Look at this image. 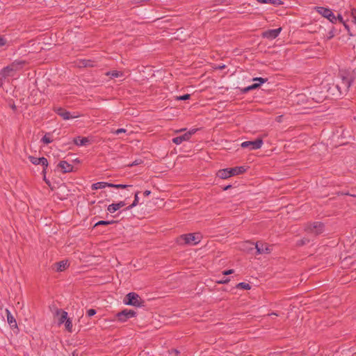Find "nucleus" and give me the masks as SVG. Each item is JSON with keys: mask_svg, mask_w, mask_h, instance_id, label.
<instances>
[{"mask_svg": "<svg viewBox=\"0 0 356 356\" xmlns=\"http://www.w3.org/2000/svg\"><path fill=\"white\" fill-rule=\"evenodd\" d=\"M263 145L261 138H257L254 141H245L241 143L243 148H248L250 150H256L260 149Z\"/></svg>", "mask_w": 356, "mask_h": 356, "instance_id": "7", "label": "nucleus"}, {"mask_svg": "<svg viewBox=\"0 0 356 356\" xmlns=\"http://www.w3.org/2000/svg\"><path fill=\"white\" fill-rule=\"evenodd\" d=\"M125 205H126V202L124 201H120V202H119L118 203H113V204H111L108 205V207L107 208V210L110 213H114L117 210H118L119 209L123 207Z\"/></svg>", "mask_w": 356, "mask_h": 356, "instance_id": "16", "label": "nucleus"}, {"mask_svg": "<svg viewBox=\"0 0 356 356\" xmlns=\"http://www.w3.org/2000/svg\"><path fill=\"white\" fill-rule=\"evenodd\" d=\"M126 131H127V130L125 129L120 128V129H118L117 130L112 131V133H113L114 134L118 135L122 133H125Z\"/></svg>", "mask_w": 356, "mask_h": 356, "instance_id": "37", "label": "nucleus"}, {"mask_svg": "<svg viewBox=\"0 0 356 356\" xmlns=\"http://www.w3.org/2000/svg\"><path fill=\"white\" fill-rule=\"evenodd\" d=\"M353 82V78L351 75L346 73L340 74V80L336 83L335 88L339 91V95H346Z\"/></svg>", "mask_w": 356, "mask_h": 356, "instance_id": "1", "label": "nucleus"}, {"mask_svg": "<svg viewBox=\"0 0 356 356\" xmlns=\"http://www.w3.org/2000/svg\"><path fill=\"white\" fill-rule=\"evenodd\" d=\"M350 15L352 17V22L356 24V8L351 9Z\"/></svg>", "mask_w": 356, "mask_h": 356, "instance_id": "33", "label": "nucleus"}, {"mask_svg": "<svg viewBox=\"0 0 356 356\" xmlns=\"http://www.w3.org/2000/svg\"><path fill=\"white\" fill-rule=\"evenodd\" d=\"M246 170V168L244 166H239L230 168V171L232 172V176L238 175L243 174Z\"/></svg>", "mask_w": 356, "mask_h": 356, "instance_id": "21", "label": "nucleus"}, {"mask_svg": "<svg viewBox=\"0 0 356 356\" xmlns=\"http://www.w3.org/2000/svg\"><path fill=\"white\" fill-rule=\"evenodd\" d=\"M107 75L111 76L112 78L119 77L122 75L120 72L114 70L106 73Z\"/></svg>", "mask_w": 356, "mask_h": 356, "instance_id": "31", "label": "nucleus"}, {"mask_svg": "<svg viewBox=\"0 0 356 356\" xmlns=\"http://www.w3.org/2000/svg\"><path fill=\"white\" fill-rule=\"evenodd\" d=\"M73 356H74V353H73Z\"/></svg>", "mask_w": 356, "mask_h": 356, "instance_id": "52", "label": "nucleus"}, {"mask_svg": "<svg viewBox=\"0 0 356 356\" xmlns=\"http://www.w3.org/2000/svg\"><path fill=\"white\" fill-rule=\"evenodd\" d=\"M55 266L56 267V270L57 272H60L65 270L69 266V264L67 263V261L63 260L56 263Z\"/></svg>", "mask_w": 356, "mask_h": 356, "instance_id": "19", "label": "nucleus"}, {"mask_svg": "<svg viewBox=\"0 0 356 356\" xmlns=\"http://www.w3.org/2000/svg\"><path fill=\"white\" fill-rule=\"evenodd\" d=\"M308 242H309V240H308V239H305V238H303V239H301L300 241H299L298 242V245H303L306 244V243H308Z\"/></svg>", "mask_w": 356, "mask_h": 356, "instance_id": "39", "label": "nucleus"}, {"mask_svg": "<svg viewBox=\"0 0 356 356\" xmlns=\"http://www.w3.org/2000/svg\"><path fill=\"white\" fill-rule=\"evenodd\" d=\"M190 97H191V95L186 94V95H181L179 97H177V100H187V99H189Z\"/></svg>", "mask_w": 356, "mask_h": 356, "instance_id": "34", "label": "nucleus"}, {"mask_svg": "<svg viewBox=\"0 0 356 356\" xmlns=\"http://www.w3.org/2000/svg\"><path fill=\"white\" fill-rule=\"evenodd\" d=\"M44 175V181L47 184H49V181L47 180V179H46V176H45V174H43Z\"/></svg>", "mask_w": 356, "mask_h": 356, "instance_id": "45", "label": "nucleus"}, {"mask_svg": "<svg viewBox=\"0 0 356 356\" xmlns=\"http://www.w3.org/2000/svg\"><path fill=\"white\" fill-rule=\"evenodd\" d=\"M6 44V39L3 36H0V47H3Z\"/></svg>", "mask_w": 356, "mask_h": 356, "instance_id": "38", "label": "nucleus"}, {"mask_svg": "<svg viewBox=\"0 0 356 356\" xmlns=\"http://www.w3.org/2000/svg\"><path fill=\"white\" fill-rule=\"evenodd\" d=\"M233 273H234V270L230 269V270H225L223 272V275H230V274H232Z\"/></svg>", "mask_w": 356, "mask_h": 356, "instance_id": "41", "label": "nucleus"}, {"mask_svg": "<svg viewBox=\"0 0 356 356\" xmlns=\"http://www.w3.org/2000/svg\"><path fill=\"white\" fill-rule=\"evenodd\" d=\"M56 314L57 316H60L58 323L62 324L64 323L67 319V312L65 311H63L62 309H56Z\"/></svg>", "mask_w": 356, "mask_h": 356, "instance_id": "17", "label": "nucleus"}, {"mask_svg": "<svg viewBox=\"0 0 356 356\" xmlns=\"http://www.w3.org/2000/svg\"><path fill=\"white\" fill-rule=\"evenodd\" d=\"M136 312L131 309H124L122 312L117 313L115 316V318L121 323L126 322L128 319L134 317Z\"/></svg>", "mask_w": 356, "mask_h": 356, "instance_id": "6", "label": "nucleus"}, {"mask_svg": "<svg viewBox=\"0 0 356 356\" xmlns=\"http://www.w3.org/2000/svg\"><path fill=\"white\" fill-rule=\"evenodd\" d=\"M267 79L262 77H256L253 79V81H259L258 83L252 84L248 87L244 88L241 90L243 93H247L248 92L258 88L261 84L264 83L267 81Z\"/></svg>", "mask_w": 356, "mask_h": 356, "instance_id": "9", "label": "nucleus"}, {"mask_svg": "<svg viewBox=\"0 0 356 356\" xmlns=\"http://www.w3.org/2000/svg\"><path fill=\"white\" fill-rule=\"evenodd\" d=\"M260 3H271L275 6H281L283 2L281 0H257Z\"/></svg>", "mask_w": 356, "mask_h": 356, "instance_id": "23", "label": "nucleus"}, {"mask_svg": "<svg viewBox=\"0 0 356 356\" xmlns=\"http://www.w3.org/2000/svg\"><path fill=\"white\" fill-rule=\"evenodd\" d=\"M337 17V21L339 20L341 23H342L343 21V17L341 15H338Z\"/></svg>", "mask_w": 356, "mask_h": 356, "instance_id": "42", "label": "nucleus"}, {"mask_svg": "<svg viewBox=\"0 0 356 356\" xmlns=\"http://www.w3.org/2000/svg\"><path fill=\"white\" fill-rule=\"evenodd\" d=\"M40 164L43 166L42 173L46 174V168L48 166V161L44 157H40Z\"/></svg>", "mask_w": 356, "mask_h": 356, "instance_id": "25", "label": "nucleus"}, {"mask_svg": "<svg viewBox=\"0 0 356 356\" xmlns=\"http://www.w3.org/2000/svg\"><path fill=\"white\" fill-rule=\"evenodd\" d=\"M74 143L77 146H83L86 145L87 143H89V140L88 138L86 137H80L78 136L74 139Z\"/></svg>", "mask_w": 356, "mask_h": 356, "instance_id": "20", "label": "nucleus"}, {"mask_svg": "<svg viewBox=\"0 0 356 356\" xmlns=\"http://www.w3.org/2000/svg\"><path fill=\"white\" fill-rule=\"evenodd\" d=\"M255 248L258 254L269 253L270 252L269 245L266 243H257Z\"/></svg>", "mask_w": 356, "mask_h": 356, "instance_id": "14", "label": "nucleus"}, {"mask_svg": "<svg viewBox=\"0 0 356 356\" xmlns=\"http://www.w3.org/2000/svg\"><path fill=\"white\" fill-rule=\"evenodd\" d=\"M139 191H136L135 193V195H134V200L133 202V203L128 206L125 210H129L131 209H132L133 207H136L138 204V201H139V198H138V194H139Z\"/></svg>", "mask_w": 356, "mask_h": 356, "instance_id": "24", "label": "nucleus"}, {"mask_svg": "<svg viewBox=\"0 0 356 356\" xmlns=\"http://www.w3.org/2000/svg\"><path fill=\"white\" fill-rule=\"evenodd\" d=\"M217 176L223 179L232 177L230 168H225L218 170L217 172Z\"/></svg>", "mask_w": 356, "mask_h": 356, "instance_id": "18", "label": "nucleus"}, {"mask_svg": "<svg viewBox=\"0 0 356 356\" xmlns=\"http://www.w3.org/2000/svg\"><path fill=\"white\" fill-rule=\"evenodd\" d=\"M202 238V236L200 232L195 233H190L185 234L181 235L177 238V243L180 245H197L198 244L201 239Z\"/></svg>", "mask_w": 356, "mask_h": 356, "instance_id": "2", "label": "nucleus"}, {"mask_svg": "<svg viewBox=\"0 0 356 356\" xmlns=\"http://www.w3.org/2000/svg\"><path fill=\"white\" fill-rule=\"evenodd\" d=\"M24 62L15 61L10 65L3 67L0 72V81L6 79L8 76H13L15 72L19 70L23 65Z\"/></svg>", "mask_w": 356, "mask_h": 356, "instance_id": "3", "label": "nucleus"}, {"mask_svg": "<svg viewBox=\"0 0 356 356\" xmlns=\"http://www.w3.org/2000/svg\"><path fill=\"white\" fill-rule=\"evenodd\" d=\"M55 111L58 115L63 118V120H70L77 117L76 115H72L69 111L61 107L55 108Z\"/></svg>", "mask_w": 356, "mask_h": 356, "instance_id": "12", "label": "nucleus"}, {"mask_svg": "<svg viewBox=\"0 0 356 356\" xmlns=\"http://www.w3.org/2000/svg\"><path fill=\"white\" fill-rule=\"evenodd\" d=\"M6 316H7V321H8V323L9 324L10 327L12 329L13 328L17 329V321H16L15 317L11 314L10 312L8 309H6Z\"/></svg>", "mask_w": 356, "mask_h": 356, "instance_id": "15", "label": "nucleus"}, {"mask_svg": "<svg viewBox=\"0 0 356 356\" xmlns=\"http://www.w3.org/2000/svg\"><path fill=\"white\" fill-rule=\"evenodd\" d=\"M42 141L45 143V144H49L52 142V140L51 138H50V134H45L42 138Z\"/></svg>", "mask_w": 356, "mask_h": 356, "instance_id": "28", "label": "nucleus"}, {"mask_svg": "<svg viewBox=\"0 0 356 356\" xmlns=\"http://www.w3.org/2000/svg\"><path fill=\"white\" fill-rule=\"evenodd\" d=\"M65 326L66 330L68 332H72V321L70 318H68L65 322Z\"/></svg>", "mask_w": 356, "mask_h": 356, "instance_id": "27", "label": "nucleus"}, {"mask_svg": "<svg viewBox=\"0 0 356 356\" xmlns=\"http://www.w3.org/2000/svg\"><path fill=\"white\" fill-rule=\"evenodd\" d=\"M29 159L33 165H40V158H37L33 156H29Z\"/></svg>", "mask_w": 356, "mask_h": 356, "instance_id": "29", "label": "nucleus"}, {"mask_svg": "<svg viewBox=\"0 0 356 356\" xmlns=\"http://www.w3.org/2000/svg\"><path fill=\"white\" fill-rule=\"evenodd\" d=\"M281 31H282L281 27H280L278 29H275L267 30L262 33V37L264 38L269 39V40H273V39H275L279 35Z\"/></svg>", "mask_w": 356, "mask_h": 356, "instance_id": "11", "label": "nucleus"}, {"mask_svg": "<svg viewBox=\"0 0 356 356\" xmlns=\"http://www.w3.org/2000/svg\"><path fill=\"white\" fill-rule=\"evenodd\" d=\"M229 282V280H228V279H226L225 280L220 281V282H219V283H222H222H227V282Z\"/></svg>", "mask_w": 356, "mask_h": 356, "instance_id": "47", "label": "nucleus"}, {"mask_svg": "<svg viewBox=\"0 0 356 356\" xmlns=\"http://www.w3.org/2000/svg\"><path fill=\"white\" fill-rule=\"evenodd\" d=\"M123 302L127 305H131L136 307H143L145 303V301L140 296L134 292L127 294Z\"/></svg>", "mask_w": 356, "mask_h": 356, "instance_id": "4", "label": "nucleus"}, {"mask_svg": "<svg viewBox=\"0 0 356 356\" xmlns=\"http://www.w3.org/2000/svg\"><path fill=\"white\" fill-rule=\"evenodd\" d=\"M58 167L63 173L70 172L73 171L74 167L72 165L68 163L66 161H61L58 163Z\"/></svg>", "mask_w": 356, "mask_h": 356, "instance_id": "13", "label": "nucleus"}, {"mask_svg": "<svg viewBox=\"0 0 356 356\" xmlns=\"http://www.w3.org/2000/svg\"><path fill=\"white\" fill-rule=\"evenodd\" d=\"M342 24H343L345 29L349 31H350V28H349V26L346 23V22H343Z\"/></svg>", "mask_w": 356, "mask_h": 356, "instance_id": "43", "label": "nucleus"}, {"mask_svg": "<svg viewBox=\"0 0 356 356\" xmlns=\"http://www.w3.org/2000/svg\"><path fill=\"white\" fill-rule=\"evenodd\" d=\"M231 187L230 185H228L226 187H225L224 190H227L228 188H229Z\"/></svg>", "mask_w": 356, "mask_h": 356, "instance_id": "49", "label": "nucleus"}, {"mask_svg": "<svg viewBox=\"0 0 356 356\" xmlns=\"http://www.w3.org/2000/svg\"><path fill=\"white\" fill-rule=\"evenodd\" d=\"M129 186H131L125 185V184H108V187L115 188H126Z\"/></svg>", "mask_w": 356, "mask_h": 356, "instance_id": "30", "label": "nucleus"}, {"mask_svg": "<svg viewBox=\"0 0 356 356\" xmlns=\"http://www.w3.org/2000/svg\"><path fill=\"white\" fill-rule=\"evenodd\" d=\"M150 193H151V191H149V190H146V191H144L143 195H144L145 196H148V195H150Z\"/></svg>", "mask_w": 356, "mask_h": 356, "instance_id": "44", "label": "nucleus"}, {"mask_svg": "<svg viewBox=\"0 0 356 356\" xmlns=\"http://www.w3.org/2000/svg\"><path fill=\"white\" fill-rule=\"evenodd\" d=\"M224 67H225V65H223V66H220V69H222V68H224Z\"/></svg>", "mask_w": 356, "mask_h": 356, "instance_id": "51", "label": "nucleus"}, {"mask_svg": "<svg viewBox=\"0 0 356 356\" xmlns=\"http://www.w3.org/2000/svg\"><path fill=\"white\" fill-rule=\"evenodd\" d=\"M142 162L143 161H142L141 159H136L134 162H132L131 163L128 164V166L129 167L136 166V165H138L142 163Z\"/></svg>", "mask_w": 356, "mask_h": 356, "instance_id": "35", "label": "nucleus"}, {"mask_svg": "<svg viewBox=\"0 0 356 356\" xmlns=\"http://www.w3.org/2000/svg\"><path fill=\"white\" fill-rule=\"evenodd\" d=\"M236 288L244 290H249L250 289L251 286L248 283L240 282L236 285Z\"/></svg>", "mask_w": 356, "mask_h": 356, "instance_id": "26", "label": "nucleus"}, {"mask_svg": "<svg viewBox=\"0 0 356 356\" xmlns=\"http://www.w3.org/2000/svg\"><path fill=\"white\" fill-rule=\"evenodd\" d=\"M113 222H115V221H113V220H111V221L100 220L95 225V227H97L99 225H108L112 224Z\"/></svg>", "mask_w": 356, "mask_h": 356, "instance_id": "32", "label": "nucleus"}, {"mask_svg": "<svg viewBox=\"0 0 356 356\" xmlns=\"http://www.w3.org/2000/svg\"><path fill=\"white\" fill-rule=\"evenodd\" d=\"M324 224L321 222H308L305 226V231L309 234L318 236L324 231Z\"/></svg>", "mask_w": 356, "mask_h": 356, "instance_id": "5", "label": "nucleus"}, {"mask_svg": "<svg viewBox=\"0 0 356 356\" xmlns=\"http://www.w3.org/2000/svg\"><path fill=\"white\" fill-rule=\"evenodd\" d=\"M90 63H91L90 60H83V63L82 64H83V65L84 67H88V66L89 67H92V65H91Z\"/></svg>", "mask_w": 356, "mask_h": 356, "instance_id": "40", "label": "nucleus"}, {"mask_svg": "<svg viewBox=\"0 0 356 356\" xmlns=\"http://www.w3.org/2000/svg\"><path fill=\"white\" fill-rule=\"evenodd\" d=\"M108 184H110L107 183V182L99 181V182H97V183H95V184H92L91 188L92 190H97V189H100V188H104L106 186L108 187Z\"/></svg>", "mask_w": 356, "mask_h": 356, "instance_id": "22", "label": "nucleus"}, {"mask_svg": "<svg viewBox=\"0 0 356 356\" xmlns=\"http://www.w3.org/2000/svg\"><path fill=\"white\" fill-rule=\"evenodd\" d=\"M270 315L278 316V314H276V313H272V314H270Z\"/></svg>", "mask_w": 356, "mask_h": 356, "instance_id": "50", "label": "nucleus"}, {"mask_svg": "<svg viewBox=\"0 0 356 356\" xmlns=\"http://www.w3.org/2000/svg\"><path fill=\"white\" fill-rule=\"evenodd\" d=\"M195 133V129L189 131L184 134L172 138V142L176 145H180L184 141L188 140L191 136Z\"/></svg>", "mask_w": 356, "mask_h": 356, "instance_id": "10", "label": "nucleus"}, {"mask_svg": "<svg viewBox=\"0 0 356 356\" xmlns=\"http://www.w3.org/2000/svg\"><path fill=\"white\" fill-rule=\"evenodd\" d=\"M172 352H173V353H175V354L176 355H177L179 353V350H177V349H173V350H172Z\"/></svg>", "mask_w": 356, "mask_h": 356, "instance_id": "46", "label": "nucleus"}, {"mask_svg": "<svg viewBox=\"0 0 356 356\" xmlns=\"http://www.w3.org/2000/svg\"><path fill=\"white\" fill-rule=\"evenodd\" d=\"M317 11L324 17L328 19L331 22L335 23L337 22V17L330 9L324 7H318Z\"/></svg>", "mask_w": 356, "mask_h": 356, "instance_id": "8", "label": "nucleus"}, {"mask_svg": "<svg viewBox=\"0 0 356 356\" xmlns=\"http://www.w3.org/2000/svg\"><path fill=\"white\" fill-rule=\"evenodd\" d=\"M96 310L94 309H90L87 311V316H89V317H91L92 316H94L95 314H96Z\"/></svg>", "mask_w": 356, "mask_h": 356, "instance_id": "36", "label": "nucleus"}, {"mask_svg": "<svg viewBox=\"0 0 356 356\" xmlns=\"http://www.w3.org/2000/svg\"><path fill=\"white\" fill-rule=\"evenodd\" d=\"M11 108H12V109H13V111H15V110H16V106H15V104H13V105L11 106Z\"/></svg>", "mask_w": 356, "mask_h": 356, "instance_id": "48", "label": "nucleus"}]
</instances>
